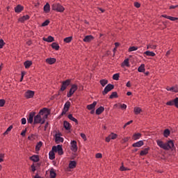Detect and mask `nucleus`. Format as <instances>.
Wrapping results in <instances>:
<instances>
[{
  "label": "nucleus",
  "instance_id": "1",
  "mask_svg": "<svg viewBox=\"0 0 178 178\" xmlns=\"http://www.w3.org/2000/svg\"><path fill=\"white\" fill-rule=\"evenodd\" d=\"M48 118V112L47 109L44 108L43 109L40 110L39 113L34 117V124H44L45 123V120Z\"/></svg>",
  "mask_w": 178,
  "mask_h": 178
},
{
  "label": "nucleus",
  "instance_id": "2",
  "mask_svg": "<svg viewBox=\"0 0 178 178\" xmlns=\"http://www.w3.org/2000/svg\"><path fill=\"white\" fill-rule=\"evenodd\" d=\"M157 145L160 147V148H162L163 149L169 150L175 146V144L173 143V141L170 140L168 143H163V141L161 140H156Z\"/></svg>",
  "mask_w": 178,
  "mask_h": 178
},
{
  "label": "nucleus",
  "instance_id": "3",
  "mask_svg": "<svg viewBox=\"0 0 178 178\" xmlns=\"http://www.w3.org/2000/svg\"><path fill=\"white\" fill-rule=\"evenodd\" d=\"M51 9L52 10H56V12H60V13L65 10V8L60 3L52 4Z\"/></svg>",
  "mask_w": 178,
  "mask_h": 178
},
{
  "label": "nucleus",
  "instance_id": "4",
  "mask_svg": "<svg viewBox=\"0 0 178 178\" xmlns=\"http://www.w3.org/2000/svg\"><path fill=\"white\" fill-rule=\"evenodd\" d=\"M77 88H78L77 85H76V84L72 85L69 92L67 94V98H70V97H72V95H73L74 94V92H76V91H77Z\"/></svg>",
  "mask_w": 178,
  "mask_h": 178
},
{
  "label": "nucleus",
  "instance_id": "5",
  "mask_svg": "<svg viewBox=\"0 0 178 178\" xmlns=\"http://www.w3.org/2000/svg\"><path fill=\"white\" fill-rule=\"evenodd\" d=\"M72 83V79H67L62 82V86L60 88V91H65L69 86H70V83Z\"/></svg>",
  "mask_w": 178,
  "mask_h": 178
},
{
  "label": "nucleus",
  "instance_id": "6",
  "mask_svg": "<svg viewBox=\"0 0 178 178\" xmlns=\"http://www.w3.org/2000/svg\"><path fill=\"white\" fill-rule=\"evenodd\" d=\"M113 88H115V86L111 83L108 84L104 91L102 92L103 95H106V94H108V92H109V91H112V90H113Z\"/></svg>",
  "mask_w": 178,
  "mask_h": 178
},
{
  "label": "nucleus",
  "instance_id": "7",
  "mask_svg": "<svg viewBox=\"0 0 178 178\" xmlns=\"http://www.w3.org/2000/svg\"><path fill=\"white\" fill-rule=\"evenodd\" d=\"M166 105H168L169 106H173V105H175V106L178 108V97L168 102Z\"/></svg>",
  "mask_w": 178,
  "mask_h": 178
},
{
  "label": "nucleus",
  "instance_id": "8",
  "mask_svg": "<svg viewBox=\"0 0 178 178\" xmlns=\"http://www.w3.org/2000/svg\"><path fill=\"white\" fill-rule=\"evenodd\" d=\"M55 142L56 144H59L60 143H63V138L60 137V134H56L54 135Z\"/></svg>",
  "mask_w": 178,
  "mask_h": 178
},
{
  "label": "nucleus",
  "instance_id": "9",
  "mask_svg": "<svg viewBox=\"0 0 178 178\" xmlns=\"http://www.w3.org/2000/svg\"><path fill=\"white\" fill-rule=\"evenodd\" d=\"M71 149L73 152H77V142L76 140L71 141Z\"/></svg>",
  "mask_w": 178,
  "mask_h": 178
},
{
  "label": "nucleus",
  "instance_id": "10",
  "mask_svg": "<svg viewBox=\"0 0 178 178\" xmlns=\"http://www.w3.org/2000/svg\"><path fill=\"white\" fill-rule=\"evenodd\" d=\"M25 97L29 99L34 97V91L28 90L25 92Z\"/></svg>",
  "mask_w": 178,
  "mask_h": 178
},
{
  "label": "nucleus",
  "instance_id": "11",
  "mask_svg": "<svg viewBox=\"0 0 178 178\" xmlns=\"http://www.w3.org/2000/svg\"><path fill=\"white\" fill-rule=\"evenodd\" d=\"M34 116H35V113L32 112L31 113H29V116L28 118V123H33V120H34Z\"/></svg>",
  "mask_w": 178,
  "mask_h": 178
},
{
  "label": "nucleus",
  "instance_id": "12",
  "mask_svg": "<svg viewBox=\"0 0 178 178\" xmlns=\"http://www.w3.org/2000/svg\"><path fill=\"white\" fill-rule=\"evenodd\" d=\"M92 40H94V36H92L91 35H86L83 38L84 42H91V41H92Z\"/></svg>",
  "mask_w": 178,
  "mask_h": 178
},
{
  "label": "nucleus",
  "instance_id": "13",
  "mask_svg": "<svg viewBox=\"0 0 178 178\" xmlns=\"http://www.w3.org/2000/svg\"><path fill=\"white\" fill-rule=\"evenodd\" d=\"M143 145H144V141L139 140V141L134 143L132 145V147H143Z\"/></svg>",
  "mask_w": 178,
  "mask_h": 178
},
{
  "label": "nucleus",
  "instance_id": "14",
  "mask_svg": "<svg viewBox=\"0 0 178 178\" xmlns=\"http://www.w3.org/2000/svg\"><path fill=\"white\" fill-rule=\"evenodd\" d=\"M141 136L142 134L140 133L134 134L132 136V140H134L135 141L140 140V138H141Z\"/></svg>",
  "mask_w": 178,
  "mask_h": 178
},
{
  "label": "nucleus",
  "instance_id": "15",
  "mask_svg": "<svg viewBox=\"0 0 178 178\" xmlns=\"http://www.w3.org/2000/svg\"><path fill=\"white\" fill-rule=\"evenodd\" d=\"M96 106H97V102H94L92 104L87 106V109H88V111L94 110Z\"/></svg>",
  "mask_w": 178,
  "mask_h": 178
},
{
  "label": "nucleus",
  "instance_id": "16",
  "mask_svg": "<svg viewBox=\"0 0 178 178\" xmlns=\"http://www.w3.org/2000/svg\"><path fill=\"white\" fill-rule=\"evenodd\" d=\"M47 63H49V65H54L55 62H56V58H50L46 59Z\"/></svg>",
  "mask_w": 178,
  "mask_h": 178
},
{
  "label": "nucleus",
  "instance_id": "17",
  "mask_svg": "<svg viewBox=\"0 0 178 178\" xmlns=\"http://www.w3.org/2000/svg\"><path fill=\"white\" fill-rule=\"evenodd\" d=\"M51 10V6H49V3H47L46 5L44 6V11L45 13H49Z\"/></svg>",
  "mask_w": 178,
  "mask_h": 178
},
{
  "label": "nucleus",
  "instance_id": "18",
  "mask_svg": "<svg viewBox=\"0 0 178 178\" xmlns=\"http://www.w3.org/2000/svg\"><path fill=\"white\" fill-rule=\"evenodd\" d=\"M62 149V145H58L57 146H53L52 151L54 152H58V151H60Z\"/></svg>",
  "mask_w": 178,
  "mask_h": 178
},
{
  "label": "nucleus",
  "instance_id": "19",
  "mask_svg": "<svg viewBox=\"0 0 178 178\" xmlns=\"http://www.w3.org/2000/svg\"><path fill=\"white\" fill-rule=\"evenodd\" d=\"M24 8L21 5H18L15 8V12L16 13H20L23 10Z\"/></svg>",
  "mask_w": 178,
  "mask_h": 178
},
{
  "label": "nucleus",
  "instance_id": "20",
  "mask_svg": "<svg viewBox=\"0 0 178 178\" xmlns=\"http://www.w3.org/2000/svg\"><path fill=\"white\" fill-rule=\"evenodd\" d=\"M30 19V16L28 15H24L23 17H20L19 19V21L21 22V23H23L24 22H26V20H29Z\"/></svg>",
  "mask_w": 178,
  "mask_h": 178
},
{
  "label": "nucleus",
  "instance_id": "21",
  "mask_svg": "<svg viewBox=\"0 0 178 178\" xmlns=\"http://www.w3.org/2000/svg\"><path fill=\"white\" fill-rule=\"evenodd\" d=\"M138 72H139V73H144V72H145V65L142 64V65L138 68Z\"/></svg>",
  "mask_w": 178,
  "mask_h": 178
},
{
  "label": "nucleus",
  "instance_id": "22",
  "mask_svg": "<svg viewBox=\"0 0 178 178\" xmlns=\"http://www.w3.org/2000/svg\"><path fill=\"white\" fill-rule=\"evenodd\" d=\"M31 161H33V162H38L40 161V157L38 155H33L30 157Z\"/></svg>",
  "mask_w": 178,
  "mask_h": 178
},
{
  "label": "nucleus",
  "instance_id": "23",
  "mask_svg": "<svg viewBox=\"0 0 178 178\" xmlns=\"http://www.w3.org/2000/svg\"><path fill=\"white\" fill-rule=\"evenodd\" d=\"M24 65L25 69H29L30 66L33 65V62L30 60H26L24 62Z\"/></svg>",
  "mask_w": 178,
  "mask_h": 178
},
{
  "label": "nucleus",
  "instance_id": "24",
  "mask_svg": "<svg viewBox=\"0 0 178 178\" xmlns=\"http://www.w3.org/2000/svg\"><path fill=\"white\" fill-rule=\"evenodd\" d=\"M104 111H105V108L102 106L99 107L97 110H96V115H101V113H102V112H104Z\"/></svg>",
  "mask_w": 178,
  "mask_h": 178
},
{
  "label": "nucleus",
  "instance_id": "25",
  "mask_svg": "<svg viewBox=\"0 0 178 178\" xmlns=\"http://www.w3.org/2000/svg\"><path fill=\"white\" fill-rule=\"evenodd\" d=\"M76 163L75 161H70L69 163L70 169H74L76 168Z\"/></svg>",
  "mask_w": 178,
  "mask_h": 178
},
{
  "label": "nucleus",
  "instance_id": "26",
  "mask_svg": "<svg viewBox=\"0 0 178 178\" xmlns=\"http://www.w3.org/2000/svg\"><path fill=\"white\" fill-rule=\"evenodd\" d=\"M51 48H53V49H56V51H59V44L56 42H53L51 44Z\"/></svg>",
  "mask_w": 178,
  "mask_h": 178
},
{
  "label": "nucleus",
  "instance_id": "27",
  "mask_svg": "<svg viewBox=\"0 0 178 178\" xmlns=\"http://www.w3.org/2000/svg\"><path fill=\"white\" fill-rule=\"evenodd\" d=\"M56 177V172H55V170L54 168H51L50 170V178H55Z\"/></svg>",
  "mask_w": 178,
  "mask_h": 178
},
{
  "label": "nucleus",
  "instance_id": "28",
  "mask_svg": "<svg viewBox=\"0 0 178 178\" xmlns=\"http://www.w3.org/2000/svg\"><path fill=\"white\" fill-rule=\"evenodd\" d=\"M43 41H46L47 42H54V37L49 36L47 38H43Z\"/></svg>",
  "mask_w": 178,
  "mask_h": 178
},
{
  "label": "nucleus",
  "instance_id": "29",
  "mask_svg": "<svg viewBox=\"0 0 178 178\" xmlns=\"http://www.w3.org/2000/svg\"><path fill=\"white\" fill-rule=\"evenodd\" d=\"M134 113L135 115H138L140 113H141L142 110L140 107H135L134 109Z\"/></svg>",
  "mask_w": 178,
  "mask_h": 178
},
{
  "label": "nucleus",
  "instance_id": "30",
  "mask_svg": "<svg viewBox=\"0 0 178 178\" xmlns=\"http://www.w3.org/2000/svg\"><path fill=\"white\" fill-rule=\"evenodd\" d=\"M148 151H149V148L147 147L145 149H144L143 150H142L140 152V155L143 156L144 155H147V154H148Z\"/></svg>",
  "mask_w": 178,
  "mask_h": 178
},
{
  "label": "nucleus",
  "instance_id": "31",
  "mask_svg": "<svg viewBox=\"0 0 178 178\" xmlns=\"http://www.w3.org/2000/svg\"><path fill=\"white\" fill-rule=\"evenodd\" d=\"M167 91H172V92H178V89L176 87L167 88Z\"/></svg>",
  "mask_w": 178,
  "mask_h": 178
},
{
  "label": "nucleus",
  "instance_id": "32",
  "mask_svg": "<svg viewBox=\"0 0 178 178\" xmlns=\"http://www.w3.org/2000/svg\"><path fill=\"white\" fill-rule=\"evenodd\" d=\"M63 126L65 130H69L70 129V124L67 121H64Z\"/></svg>",
  "mask_w": 178,
  "mask_h": 178
},
{
  "label": "nucleus",
  "instance_id": "33",
  "mask_svg": "<svg viewBox=\"0 0 178 178\" xmlns=\"http://www.w3.org/2000/svg\"><path fill=\"white\" fill-rule=\"evenodd\" d=\"M147 56H155V53L154 51H147L144 53Z\"/></svg>",
  "mask_w": 178,
  "mask_h": 178
},
{
  "label": "nucleus",
  "instance_id": "34",
  "mask_svg": "<svg viewBox=\"0 0 178 178\" xmlns=\"http://www.w3.org/2000/svg\"><path fill=\"white\" fill-rule=\"evenodd\" d=\"M49 159L53 161V159L55 158V152H54L53 150L49 152Z\"/></svg>",
  "mask_w": 178,
  "mask_h": 178
},
{
  "label": "nucleus",
  "instance_id": "35",
  "mask_svg": "<svg viewBox=\"0 0 178 178\" xmlns=\"http://www.w3.org/2000/svg\"><path fill=\"white\" fill-rule=\"evenodd\" d=\"M163 136L166 138L169 137V136H170V131L168 129H165L163 132Z\"/></svg>",
  "mask_w": 178,
  "mask_h": 178
},
{
  "label": "nucleus",
  "instance_id": "36",
  "mask_svg": "<svg viewBox=\"0 0 178 178\" xmlns=\"http://www.w3.org/2000/svg\"><path fill=\"white\" fill-rule=\"evenodd\" d=\"M124 66H127V67L130 66V64L129 63V59H125L122 63V67H124Z\"/></svg>",
  "mask_w": 178,
  "mask_h": 178
},
{
  "label": "nucleus",
  "instance_id": "37",
  "mask_svg": "<svg viewBox=\"0 0 178 178\" xmlns=\"http://www.w3.org/2000/svg\"><path fill=\"white\" fill-rule=\"evenodd\" d=\"M147 49H156V45L149 44L147 46Z\"/></svg>",
  "mask_w": 178,
  "mask_h": 178
},
{
  "label": "nucleus",
  "instance_id": "38",
  "mask_svg": "<svg viewBox=\"0 0 178 178\" xmlns=\"http://www.w3.org/2000/svg\"><path fill=\"white\" fill-rule=\"evenodd\" d=\"M70 108V102H67L65 105L63 109L65 111H69V108Z\"/></svg>",
  "mask_w": 178,
  "mask_h": 178
},
{
  "label": "nucleus",
  "instance_id": "39",
  "mask_svg": "<svg viewBox=\"0 0 178 178\" xmlns=\"http://www.w3.org/2000/svg\"><path fill=\"white\" fill-rule=\"evenodd\" d=\"M100 84L102 86V87H105V86L108 84V80L106 79L100 80Z\"/></svg>",
  "mask_w": 178,
  "mask_h": 178
},
{
  "label": "nucleus",
  "instance_id": "40",
  "mask_svg": "<svg viewBox=\"0 0 178 178\" xmlns=\"http://www.w3.org/2000/svg\"><path fill=\"white\" fill-rule=\"evenodd\" d=\"M68 119L70 120H72V122H75V123H77V119H76L72 114L68 115Z\"/></svg>",
  "mask_w": 178,
  "mask_h": 178
},
{
  "label": "nucleus",
  "instance_id": "41",
  "mask_svg": "<svg viewBox=\"0 0 178 178\" xmlns=\"http://www.w3.org/2000/svg\"><path fill=\"white\" fill-rule=\"evenodd\" d=\"M41 147H42V142L40 141V142L38 143L35 146L36 151H40V148H41Z\"/></svg>",
  "mask_w": 178,
  "mask_h": 178
},
{
  "label": "nucleus",
  "instance_id": "42",
  "mask_svg": "<svg viewBox=\"0 0 178 178\" xmlns=\"http://www.w3.org/2000/svg\"><path fill=\"white\" fill-rule=\"evenodd\" d=\"M109 136H110V138H111V140H116V138H118V134H116L111 133V134L109 135Z\"/></svg>",
  "mask_w": 178,
  "mask_h": 178
},
{
  "label": "nucleus",
  "instance_id": "43",
  "mask_svg": "<svg viewBox=\"0 0 178 178\" xmlns=\"http://www.w3.org/2000/svg\"><path fill=\"white\" fill-rule=\"evenodd\" d=\"M113 98H118V92H113L111 95H110V99H113Z\"/></svg>",
  "mask_w": 178,
  "mask_h": 178
},
{
  "label": "nucleus",
  "instance_id": "44",
  "mask_svg": "<svg viewBox=\"0 0 178 178\" xmlns=\"http://www.w3.org/2000/svg\"><path fill=\"white\" fill-rule=\"evenodd\" d=\"M72 40H73V37L70 36V37L65 38L64 39V42H67V43H69V42H70L72 41Z\"/></svg>",
  "mask_w": 178,
  "mask_h": 178
},
{
  "label": "nucleus",
  "instance_id": "45",
  "mask_svg": "<svg viewBox=\"0 0 178 178\" xmlns=\"http://www.w3.org/2000/svg\"><path fill=\"white\" fill-rule=\"evenodd\" d=\"M120 170H121V172H124L126 170H130V169L125 168L124 165H123V163H122V166L120 167Z\"/></svg>",
  "mask_w": 178,
  "mask_h": 178
},
{
  "label": "nucleus",
  "instance_id": "46",
  "mask_svg": "<svg viewBox=\"0 0 178 178\" xmlns=\"http://www.w3.org/2000/svg\"><path fill=\"white\" fill-rule=\"evenodd\" d=\"M119 77H120L119 73L115 74L113 75V80H119Z\"/></svg>",
  "mask_w": 178,
  "mask_h": 178
},
{
  "label": "nucleus",
  "instance_id": "47",
  "mask_svg": "<svg viewBox=\"0 0 178 178\" xmlns=\"http://www.w3.org/2000/svg\"><path fill=\"white\" fill-rule=\"evenodd\" d=\"M137 49H138V47L133 46L129 48V52H133V51H137Z\"/></svg>",
  "mask_w": 178,
  "mask_h": 178
},
{
  "label": "nucleus",
  "instance_id": "48",
  "mask_svg": "<svg viewBox=\"0 0 178 178\" xmlns=\"http://www.w3.org/2000/svg\"><path fill=\"white\" fill-rule=\"evenodd\" d=\"M12 129H13V127L11 125L10 126L6 131L4 132V135L6 136V134H9V131H10L12 130Z\"/></svg>",
  "mask_w": 178,
  "mask_h": 178
},
{
  "label": "nucleus",
  "instance_id": "49",
  "mask_svg": "<svg viewBox=\"0 0 178 178\" xmlns=\"http://www.w3.org/2000/svg\"><path fill=\"white\" fill-rule=\"evenodd\" d=\"M48 24H49V20H46L42 24V27H45V26H48Z\"/></svg>",
  "mask_w": 178,
  "mask_h": 178
},
{
  "label": "nucleus",
  "instance_id": "50",
  "mask_svg": "<svg viewBox=\"0 0 178 178\" xmlns=\"http://www.w3.org/2000/svg\"><path fill=\"white\" fill-rule=\"evenodd\" d=\"M5 44V42L2 39L0 40V49H2L3 48V45Z\"/></svg>",
  "mask_w": 178,
  "mask_h": 178
},
{
  "label": "nucleus",
  "instance_id": "51",
  "mask_svg": "<svg viewBox=\"0 0 178 178\" xmlns=\"http://www.w3.org/2000/svg\"><path fill=\"white\" fill-rule=\"evenodd\" d=\"M168 19L169 20H171V22H175V20H178V18L177 17H168Z\"/></svg>",
  "mask_w": 178,
  "mask_h": 178
},
{
  "label": "nucleus",
  "instance_id": "52",
  "mask_svg": "<svg viewBox=\"0 0 178 178\" xmlns=\"http://www.w3.org/2000/svg\"><path fill=\"white\" fill-rule=\"evenodd\" d=\"M133 122V120H130L129 122H127V123L124 125L123 128H124V129H126V127H127V126H129V124H131V122Z\"/></svg>",
  "mask_w": 178,
  "mask_h": 178
},
{
  "label": "nucleus",
  "instance_id": "53",
  "mask_svg": "<svg viewBox=\"0 0 178 178\" xmlns=\"http://www.w3.org/2000/svg\"><path fill=\"white\" fill-rule=\"evenodd\" d=\"M120 108L122 109H126L127 108V105L122 104H120Z\"/></svg>",
  "mask_w": 178,
  "mask_h": 178
},
{
  "label": "nucleus",
  "instance_id": "54",
  "mask_svg": "<svg viewBox=\"0 0 178 178\" xmlns=\"http://www.w3.org/2000/svg\"><path fill=\"white\" fill-rule=\"evenodd\" d=\"M81 137L83 138L85 141L87 140V136L84 134H81Z\"/></svg>",
  "mask_w": 178,
  "mask_h": 178
},
{
  "label": "nucleus",
  "instance_id": "55",
  "mask_svg": "<svg viewBox=\"0 0 178 178\" xmlns=\"http://www.w3.org/2000/svg\"><path fill=\"white\" fill-rule=\"evenodd\" d=\"M134 6L136 8H140V6H141V4H140V3H138V2H135L134 3Z\"/></svg>",
  "mask_w": 178,
  "mask_h": 178
},
{
  "label": "nucleus",
  "instance_id": "56",
  "mask_svg": "<svg viewBox=\"0 0 178 178\" xmlns=\"http://www.w3.org/2000/svg\"><path fill=\"white\" fill-rule=\"evenodd\" d=\"M5 105V101L3 99H0V106H3Z\"/></svg>",
  "mask_w": 178,
  "mask_h": 178
},
{
  "label": "nucleus",
  "instance_id": "57",
  "mask_svg": "<svg viewBox=\"0 0 178 178\" xmlns=\"http://www.w3.org/2000/svg\"><path fill=\"white\" fill-rule=\"evenodd\" d=\"M26 123H27V120H26V118H22V124H26Z\"/></svg>",
  "mask_w": 178,
  "mask_h": 178
},
{
  "label": "nucleus",
  "instance_id": "58",
  "mask_svg": "<svg viewBox=\"0 0 178 178\" xmlns=\"http://www.w3.org/2000/svg\"><path fill=\"white\" fill-rule=\"evenodd\" d=\"M96 158L97 159L102 158V154L101 153L96 154Z\"/></svg>",
  "mask_w": 178,
  "mask_h": 178
},
{
  "label": "nucleus",
  "instance_id": "59",
  "mask_svg": "<svg viewBox=\"0 0 178 178\" xmlns=\"http://www.w3.org/2000/svg\"><path fill=\"white\" fill-rule=\"evenodd\" d=\"M57 152H58V155H63V149H60Z\"/></svg>",
  "mask_w": 178,
  "mask_h": 178
},
{
  "label": "nucleus",
  "instance_id": "60",
  "mask_svg": "<svg viewBox=\"0 0 178 178\" xmlns=\"http://www.w3.org/2000/svg\"><path fill=\"white\" fill-rule=\"evenodd\" d=\"M67 112V110L63 109L61 116H63V115H66V113Z\"/></svg>",
  "mask_w": 178,
  "mask_h": 178
},
{
  "label": "nucleus",
  "instance_id": "61",
  "mask_svg": "<svg viewBox=\"0 0 178 178\" xmlns=\"http://www.w3.org/2000/svg\"><path fill=\"white\" fill-rule=\"evenodd\" d=\"M111 136H108V137H106V143H109V141H111Z\"/></svg>",
  "mask_w": 178,
  "mask_h": 178
},
{
  "label": "nucleus",
  "instance_id": "62",
  "mask_svg": "<svg viewBox=\"0 0 178 178\" xmlns=\"http://www.w3.org/2000/svg\"><path fill=\"white\" fill-rule=\"evenodd\" d=\"M31 169H32V172H35V165H32L31 166Z\"/></svg>",
  "mask_w": 178,
  "mask_h": 178
},
{
  "label": "nucleus",
  "instance_id": "63",
  "mask_svg": "<svg viewBox=\"0 0 178 178\" xmlns=\"http://www.w3.org/2000/svg\"><path fill=\"white\" fill-rule=\"evenodd\" d=\"M26 129L24 130V131H22V132L21 133V136H22L23 137H24V136H26Z\"/></svg>",
  "mask_w": 178,
  "mask_h": 178
},
{
  "label": "nucleus",
  "instance_id": "64",
  "mask_svg": "<svg viewBox=\"0 0 178 178\" xmlns=\"http://www.w3.org/2000/svg\"><path fill=\"white\" fill-rule=\"evenodd\" d=\"M176 8H178V5L177 6H170V9H176Z\"/></svg>",
  "mask_w": 178,
  "mask_h": 178
}]
</instances>
